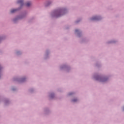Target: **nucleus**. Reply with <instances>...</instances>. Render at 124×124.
I'll list each match as a JSON object with an SVG mask.
<instances>
[{"label":"nucleus","instance_id":"obj_4","mask_svg":"<svg viewBox=\"0 0 124 124\" xmlns=\"http://www.w3.org/2000/svg\"><path fill=\"white\" fill-rule=\"evenodd\" d=\"M31 2H28L27 3H26V6L28 7L30 6V5H31Z\"/></svg>","mask_w":124,"mask_h":124},{"label":"nucleus","instance_id":"obj_3","mask_svg":"<svg viewBox=\"0 0 124 124\" xmlns=\"http://www.w3.org/2000/svg\"><path fill=\"white\" fill-rule=\"evenodd\" d=\"M92 20H99V18L97 16H94L92 18Z\"/></svg>","mask_w":124,"mask_h":124},{"label":"nucleus","instance_id":"obj_7","mask_svg":"<svg viewBox=\"0 0 124 124\" xmlns=\"http://www.w3.org/2000/svg\"><path fill=\"white\" fill-rule=\"evenodd\" d=\"M106 80V79L104 78V79L102 80V82H105Z\"/></svg>","mask_w":124,"mask_h":124},{"label":"nucleus","instance_id":"obj_9","mask_svg":"<svg viewBox=\"0 0 124 124\" xmlns=\"http://www.w3.org/2000/svg\"><path fill=\"white\" fill-rule=\"evenodd\" d=\"M70 95H71V94H72V93H70Z\"/></svg>","mask_w":124,"mask_h":124},{"label":"nucleus","instance_id":"obj_8","mask_svg":"<svg viewBox=\"0 0 124 124\" xmlns=\"http://www.w3.org/2000/svg\"><path fill=\"white\" fill-rule=\"evenodd\" d=\"M75 31H76V32H78V31H79V30H76Z\"/></svg>","mask_w":124,"mask_h":124},{"label":"nucleus","instance_id":"obj_6","mask_svg":"<svg viewBox=\"0 0 124 124\" xmlns=\"http://www.w3.org/2000/svg\"><path fill=\"white\" fill-rule=\"evenodd\" d=\"M77 100V99H73V100H72V101H73V102H76V101Z\"/></svg>","mask_w":124,"mask_h":124},{"label":"nucleus","instance_id":"obj_5","mask_svg":"<svg viewBox=\"0 0 124 124\" xmlns=\"http://www.w3.org/2000/svg\"><path fill=\"white\" fill-rule=\"evenodd\" d=\"M16 11H17V10H16V9H13L11 11V13H15V12H16Z\"/></svg>","mask_w":124,"mask_h":124},{"label":"nucleus","instance_id":"obj_10","mask_svg":"<svg viewBox=\"0 0 124 124\" xmlns=\"http://www.w3.org/2000/svg\"><path fill=\"white\" fill-rule=\"evenodd\" d=\"M0 69H1V67H0Z\"/></svg>","mask_w":124,"mask_h":124},{"label":"nucleus","instance_id":"obj_1","mask_svg":"<svg viewBox=\"0 0 124 124\" xmlns=\"http://www.w3.org/2000/svg\"><path fill=\"white\" fill-rule=\"evenodd\" d=\"M65 11V10L64 9H58L55 10L54 13H52V15L54 17H56V18H58V17H61L62 15H63Z\"/></svg>","mask_w":124,"mask_h":124},{"label":"nucleus","instance_id":"obj_11","mask_svg":"<svg viewBox=\"0 0 124 124\" xmlns=\"http://www.w3.org/2000/svg\"><path fill=\"white\" fill-rule=\"evenodd\" d=\"M0 40H1V38L0 37Z\"/></svg>","mask_w":124,"mask_h":124},{"label":"nucleus","instance_id":"obj_2","mask_svg":"<svg viewBox=\"0 0 124 124\" xmlns=\"http://www.w3.org/2000/svg\"><path fill=\"white\" fill-rule=\"evenodd\" d=\"M17 2L18 3H20V4H21V5H23V0H18Z\"/></svg>","mask_w":124,"mask_h":124}]
</instances>
